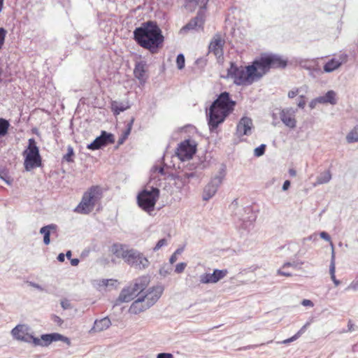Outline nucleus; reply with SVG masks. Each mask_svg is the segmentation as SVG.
<instances>
[{"mask_svg": "<svg viewBox=\"0 0 358 358\" xmlns=\"http://www.w3.org/2000/svg\"><path fill=\"white\" fill-rule=\"evenodd\" d=\"M134 39L140 46L153 53L162 45L164 37L157 22L148 21L134 29Z\"/></svg>", "mask_w": 358, "mask_h": 358, "instance_id": "nucleus-1", "label": "nucleus"}, {"mask_svg": "<svg viewBox=\"0 0 358 358\" xmlns=\"http://www.w3.org/2000/svg\"><path fill=\"white\" fill-rule=\"evenodd\" d=\"M236 102L231 99L229 92H222L213 102L207 113L208 124L212 132L224 122L226 117L234 110Z\"/></svg>", "mask_w": 358, "mask_h": 358, "instance_id": "nucleus-2", "label": "nucleus"}, {"mask_svg": "<svg viewBox=\"0 0 358 358\" xmlns=\"http://www.w3.org/2000/svg\"><path fill=\"white\" fill-rule=\"evenodd\" d=\"M287 60L283 59L280 55L264 53L255 59L249 66H253L255 69L254 75L259 81L271 69H283L287 66Z\"/></svg>", "mask_w": 358, "mask_h": 358, "instance_id": "nucleus-3", "label": "nucleus"}, {"mask_svg": "<svg viewBox=\"0 0 358 358\" xmlns=\"http://www.w3.org/2000/svg\"><path fill=\"white\" fill-rule=\"evenodd\" d=\"M254 71L253 66H238L231 62L230 67L227 69V77L232 78L236 85L249 86L257 82Z\"/></svg>", "mask_w": 358, "mask_h": 358, "instance_id": "nucleus-4", "label": "nucleus"}, {"mask_svg": "<svg viewBox=\"0 0 358 358\" xmlns=\"http://www.w3.org/2000/svg\"><path fill=\"white\" fill-rule=\"evenodd\" d=\"M101 188L99 186H92L83 194L81 201L74 211L84 215L90 213L101 199Z\"/></svg>", "mask_w": 358, "mask_h": 358, "instance_id": "nucleus-5", "label": "nucleus"}, {"mask_svg": "<svg viewBox=\"0 0 358 358\" xmlns=\"http://www.w3.org/2000/svg\"><path fill=\"white\" fill-rule=\"evenodd\" d=\"M22 155L24 157V166L27 171L41 166L42 159L34 138L29 139L27 148L23 151Z\"/></svg>", "mask_w": 358, "mask_h": 358, "instance_id": "nucleus-6", "label": "nucleus"}, {"mask_svg": "<svg viewBox=\"0 0 358 358\" xmlns=\"http://www.w3.org/2000/svg\"><path fill=\"white\" fill-rule=\"evenodd\" d=\"M159 197V189L157 187H151L150 189L145 188L138 193L137 203L143 210L150 213L154 210Z\"/></svg>", "mask_w": 358, "mask_h": 358, "instance_id": "nucleus-7", "label": "nucleus"}, {"mask_svg": "<svg viewBox=\"0 0 358 358\" xmlns=\"http://www.w3.org/2000/svg\"><path fill=\"white\" fill-rule=\"evenodd\" d=\"M226 176V166L222 164L217 173L211 178L210 182L205 186L203 191L202 199L208 201L216 194L219 187L222 183Z\"/></svg>", "mask_w": 358, "mask_h": 358, "instance_id": "nucleus-8", "label": "nucleus"}, {"mask_svg": "<svg viewBox=\"0 0 358 358\" xmlns=\"http://www.w3.org/2000/svg\"><path fill=\"white\" fill-rule=\"evenodd\" d=\"M124 262L129 266L142 270L145 269L150 265V262L138 250L129 248Z\"/></svg>", "mask_w": 358, "mask_h": 358, "instance_id": "nucleus-9", "label": "nucleus"}, {"mask_svg": "<svg viewBox=\"0 0 358 358\" xmlns=\"http://www.w3.org/2000/svg\"><path fill=\"white\" fill-rule=\"evenodd\" d=\"M196 151V144L194 141L185 140L181 142L176 150V155L181 161L191 159Z\"/></svg>", "mask_w": 358, "mask_h": 358, "instance_id": "nucleus-10", "label": "nucleus"}, {"mask_svg": "<svg viewBox=\"0 0 358 358\" xmlns=\"http://www.w3.org/2000/svg\"><path fill=\"white\" fill-rule=\"evenodd\" d=\"M62 341L68 344L70 343V341L67 337H65L58 333L43 334L41 338L34 337L31 339V343L35 346H48L53 341Z\"/></svg>", "mask_w": 358, "mask_h": 358, "instance_id": "nucleus-11", "label": "nucleus"}, {"mask_svg": "<svg viewBox=\"0 0 358 358\" xmlns=\"http://www.w3.org/2000/svg\"><path fill=\"white\" fill-rule=\"evenodd\" d=\"M114 142L115 137L113 134L102 131L99 136L96 137L93 142L87 145V148L91 150H96L109 144L114 143Z\"/></svg>", "mask_w": 358, "mask_h": 358, "instance_id": "nucleus-12", "label": "nucleus"}, {"mask_svg": "<svg viewBox=\"0 0 358 358\" xmlns=\"http://www.w3.org/2000/svg\"><path fill=\"white\" fill-rule=\"evenodd\" d=\"M297 109L293 108H283L280 113V118L282 123L289 129H294L296 126L295 118Z\"/></svg>", "mask_w": 358, "mask_h": 358, "instance_id": "nucleus-13", "label": "nucleus"}, {"mask_svg": "<svg viewBox=\"0 0 358 358\" xmlns=\"http://www.w3.org/2000/svg\"><path fill=\"white\" fill-rule=\"evenodd\" d=\"M164 291V287L162 285H157L152 287L146 292L145 294L141 296L145 301V303L149 305L150 307L153 306L157 300L160 298Z\"/></svg>", "mask_w": 358, "mask_h": 358, "instance_id": "nucleus-14", "label": "nucleus"}, {"mask_svg": "<svg viewBox=\"0 0 358 358\" xmlns=\"http://www.w3.org/2000/svg\"><path fill=\"white\" fill-rule=\"evenodd\" d=\"M253 124L251 118L248 117H242L236 126V134L241 137L244 135L251 134Z\"/></svg>", "mask_w": 358, "mask_h": 358, "instance_id": "nucleus-15", "label": "nucleus"}, {"mask_svg": "<svg viewBox=\"0 0 358 358\" xmlns=\"http://www.w3.org/2000/svg\"><path fill=\"white\" fill-rule=\"evenodd\" d=\"M203 23L204 19L203 15L198 14L180 29V32L186 33L189 30H198L199 29H202Z\"/></svg>", "mask_w": 358, "mask_h": 358, "instance_id": "nucleus-16", "label": "nucleus"}, {"mask_svg": "<svg viewBox=\"0 0 358 358\" xmlns=\"http://www.w3.org/2000/svg\"><path fill=\"white\" fill-rule=\"evenodd\" d=\"M224 41L220 34H216L209 45V51L213 52L216 56L222 55Z\"/></svg>", "mask_w": 358, "mask_h": 358, "instance_id": "nucleus-17", "label": "nucleus"}, {"mask_svg": "<svg viewBox=\"0 0 358 358\" xmlns=\"http://www.w3.org/2000/svg\"><path fill=\"white\" fill-rule=\"evenodd\" d=\"M129 248V246L121 243H114L110 248V252L117 258H121L124 261L126 259L127 252Z\"/></svg>", "mask_w": 358, "mask_h": 358, "instance_id": "nucleus-18", "label": "nucleus"}, {"mask_svg": "<svg viewBox=\"0 0 358 358\" xmlns=\"http://www.w3.org/2000/svg\"><path fill=\"white\" fill-rule=\"evenodd\" d=\"M149 305L145 303V301L139 296L135 300L129 308V312L132 314L137 315L141 312L146 310L150 308Z\"/></svg>", "mask_w": 358, "mask_h": 358, "instance_id": "nucleus-19", "label": "nucleus"}, {"mask_svg": "<svg viewBox=\"0 0 358 358\" xmlns=\"http://www.w3.org/2000/svg\"><path fill=\"white\" fill-rule=\"evenodd\" d=\"M150 282L148 276H142L136 279L133 285L132 289L136 294V295L141 294L144 289L147 287Z\"/></svg>", "mask_w": 358, "mask_h": 358, "instance_id": "nucleus-20", "label": "nucleus"}, {"mask_svg": "<svg viewBox=\"0 0 358 358\" xmlns=\"http://www.w3.org/2000/svg\"><path fill=\"white\" fill-rule=\"evenodd\" d=\"M57 229V226L55 224H50L46 226H44L41 228L40 234L43 235V243L45 245H49L50 243V234L52 233H55Z\"/></svg>", "mask_w": 358, "mask_h": 358, "instance_id": "nucleus-21", "label": "nucleus"}, {"mask_svg": "<svg viewBox=\"0 0 358 358\" xmlns=\"http://www.w3.org/2000/svg\"><path fill=\"white\" fill-rule=\"evenodd\" d=\"M111 325V322L108 317L101 320H96L94 322L93 327L90 329V332H99L107 329Z\"/></svg>", "mask_w": 358, "mask_h": 358, "instance_id": "nucleus-22", "label": "nucleus"}, {"mask_svg": "<svg viewBox=\"0 0 358 358\" xmlns=\"http://www.w3.org/2000/svg\"><path fill=\"white\" fill-rule=\"evenodd\" d=\"M134 74L136 78H137L141 83L145 82V64L140 62L136 64Z\"/></svg>", "mask_w": 358, "mask_h": 358, "instance_id": "nucleus-23", "label": "nucleus"}, {"mask_svg": "<svg viewBox=\"0 0 358 358\" xmlns=\"http://www.w3.org/2000/svg\"><path fill=\"white\" fill-rule=\"evenodd\" d=\"M136 294L134 292L131 287H128L127 288H124L117 299V301L120 303H124V302H129L131 301L134 296H136Z\"/></svg>", "mask_w": 358, "mask_h": 358, "instance_id": "nucleus-24", "label": "nucleus"}, {"mask_svg": "<svg viewBox=\"0 0 358 358\" xmlns=\"http://www.w3.org/2000/svg\"><path fill=\"white\" fill-rule=\"evenodd\" d=\"M320 103H330L335 105L337 103L336 92L333 90L328 91L324 96L317 97Z\"/></svg>", "mask_w": 358, "mask_h": 358, "instance_id": "nucleus-25", "label": "nucleus"}, {"mask_svg": "<svg viewBox=\"0 0 358 358\" xmlns=\"http://www.w3.org/2000/svg\"><path fill=\"white\" fill-rule=\"evenodd\" d=\"M342 62L341 59L332 58L324 65V71L331 73L338 69L341 66Z\"/></svg>", "mask_w": 358, "mask_h": 358, "instance_id": "nucleus-26", "label": "nucleus"}, {"mask_svg": "<svg viewBox=\"0 0 358 358\" xmlns=\"http://www.w3.org/2000/svg\"><path fill=\"white\" fill-rule=\"evenodd\" d=\"M29 330V327L25 324H18L11 331V334L14 338L20 341L22 336L24 334L25 331Z\"/></svg>", "mask_w": 358, "mask_h": 358, "instance_id": "nucleus-27", "label": "nucleus"}, {"mask_svg": "<svg viewBox=\"0 0 358 358\" xmlns=\"http://www.w3.org/2000/svg\"><path fill=\"white\" fill-rule=\"evenodd\" d=\"M331 179V173L329 170L321 173L317 178L314 186L328 183Z\"/></svg>", "mask_w": 358, "mask_h": 358, "instance_id": "nucleus-28", "label": "nucleus"}, {"mask_svg": "<svg viewBox=\"0 0 358 358\" xmlns=\"http://www.w3.org/2000/svg\"><path fill=\"white\" fill-rule=\"evenodd\" d=\"M129 108V105H126L122 102L113 101L111 103V109L114 115H119L121 112L126 110Z\"/></svg>", "mask_w": 358, "mask_h": 358, "instance_id": "nucleus-29", "label": "nucleus"}, {"mask_svg": "<svg viewBox=\"0 0 358 358\" xmlns=\"http://www.w3.org/2000/svg\"><path fill=\"white\" fill-rule=\"evenodd\" d=\"M116 282L117 280L113 279H101L94 280L93 285L96 288L100 289L108 286H113Z\"/></svg>", "mask_w": 358, "mask_h": 358, "instance_id": "nucleus-30", "label": "nucleus"}, {"mask_svg": "<svg viewBox=\"0 0 358 358\" xmlns=\"http://www.w3.org/2000/svg\"><path fill=\"white\" fill-rule=\"evenodd\" d=\"M303 264V262L300 260H293L292 262H285L282 265V269H285L288 267H292L295 270H301V266Z\"/></svg>", "mask_w": 358, "mask_h": 358, "instance_id": "nucleus-31", "label": "nucleus"}, {"mask_svg": "<svg viewBox=\"0 0 358 358\" xmlns=\"http://www.w3.org/2000/svg\"><path fill=\"white\" fill-rule=\"evenodd\" d=\"M227 273H228V271L226 269H224V270L215 269L213 271V273H211V275H213L214 282L216 283L219 280H220L223 278H224Z\"/></svg>", "mask_w": 358, "mask_h": 358, "instance_id": "nucleus-32", "label": "nucleus"}, {"mask_svg": "<svg viewBox=\"0 0 358 358\" xmlns=\"http://www.w3.org/2000/svg\"><path fill=\"white\" fill-rule=\"evenodd\" d=\"M0 178L9 185L12 184L13 180L10 179L8 170L4 167L0 168Z\"/></svg>", "mask_w": 358, "mask_h": 358, "instance_id": "nucleus-33", "label": "nucleus"}, {"mask_svg": "<svg viewBox=\"0 0 358 358\" xmlns=\"http://www.w3.org/2000/svg\"><path fill=\"white\" fill-rule=\"evenodd\" d=\"M9 126L8 120L0 118V137L4 136L8 133Z\"/></svg>", "mask_w": 358, "mask_h": 358, "instance_id": "nucleus-34", "label": "nucleus"}, {"mask_svg": "<svg viewBox=\"0 0 358 358\" xmlns=\"http://www.w3.org/2000/svg\"><path fill=\"white\" fill-rule=\"evenodd\" d=\"M346 140L350 143L358 142V131L353 128L347 135Z\"/></svg>", "mask_w": 358, "mask_h": 358, "instance_id": "nucleus-35", "label": "nucleus"}, {"mask_svg": "<svg viewBox=\"0 0 358 358\" xmlns=\"http://www.w3.org/2000/svg\"><path fill=\"white\" fill-rule=\"evenodd\" d=\"M200 282L202 284L215 283L211 273H204L201 275Z\"/></svg>", "mask_w": 358, "mask_h": 358, "instance_id": "nucleus-36", "label": "nucleus"}, {"mask_svg": "<svg viewBox=\"0 0 358 358\" xmlns=\"http://www.w3.org/2000/svg\"><path fill=\"white\" fill-rule=\"evenodd\" d=\"M314 60H308V59H301L299 61V64L302 67L307 70H311L313 65H314Z\"/></svg>", "mask_w": 358, "mask_h": 358, "instance_id": "nucleus-37", "label": "nucleus"}, {"mask_svg": "<svg viewBox=\"0 0 358 358\" xmlns=\"http://www.w3.org/2000/svg\"><path fill=\"white\" fill-rule=\"evenodd\" d=\"M74 155L73 148L71 146H68L67 148V153L64 155L63 159L66 161L67 162H73V157Z\"/></svg>", "mask_w": 358, "mask_h": 358, "instance_id": "nucleus-38", "label": "nucleus"}, {"mask_svg": "<svg viewBox=\"0 0 358 358\" xmlns=\"http://www.w3.org/2000/svg\"><path fill=\"white\" fill-rule=\"evenodd\" d=\"M171 266L166 264L160 268L159 274L163 277H166V275L171 273Z\"/></svg>", "mask_w": 358, "mask_h": 358, "instance_id": "nucleus-39", "label": "nucleus"}, {"mask_svg": "<svg viewBox=\"0 0 358 358\" xmlns=\"http://www.w3.org/2000/svg\"><path fill=\"white\" fill-rule=\"evenodd\" d=\"M185 59L184 55L181 54V53L179 54L176 58V63H177L178 69L180 70L182 69L185 67Z\"/></svg>", "mask_w": 358, "mask_h": 358, "instance_id": "nucleus-40", "label": "nucleus"}, {"mask_svg": "<svg viewBox=\"0 0 358 358\" xmlns=\"http://www.w3.org/2000/svg\"><path fill=\"white\" fill-rule=\"evenodd\" d=\"M345 290H352L354 292H358V276L356 277L351 283L345 288Z\"/></svg>", "mask_w": 358, "mask_h": 358, "instance_id": "nucleus-41", "label": "nucleus"}, {"mask_svg": "<svg viewBox=\"0 0 358 358\" xmlns=\"http://www.w3.org/2000/svg\"><path fill=\"white\" fill-rule=\"evenodd\" d=\"M266 150V145L262 144L259 147L256 148L254 150V155L255 156L259 157L262 156Z\"/></svg>", "mask_w": 358, "mask_h": 358, "instance_id": "nucleus-42", "label": "nucleus"}, {"mask_svg": "<svg viewBox=\"0 0 358 358\" xmlns=\"http://www.w3.org/2000/svg\"><path fill=\"white\" fill-rule=\"evenodd\" d=\"M33 338V335L29 333V330L25 331L24 334L20 338L21 341H24L25 343H31V339Z\"/></svg>", "mask_w": 358, "mask_h": 358, "instance_id": "nucleus-43", "label": "nucleus"}, {"mask_svg": "<svg viewBox=\"0 0 358 358\" xmlns=\"http://www.w3.org/2000/svg\"><path fill=\"white\" fill-rule=\"evenodd\" d=\"M6 34L7 31L3 27H0V50L3 45Z\"/></svg>", "mask_w": 358, "mask_h": 358, "instance_id": "nucleus-44", "label": "nucleus"}, {"mask_svg": "<svg viewBox=\"0 0 358 358\" xmlns=\"http://www.w3.org/2000/svg\"><path fill=\"white\" fill-rule=\"evenodd\" d=\"M167 245V240L166 238H162L157 243L156 245L153 248L154 251H157L160 248H162L163 246H165Z\"/></svg>", "mask_w": 358, "mask_h": 358, "instance_id": "nucleus-45", "label": "nucleus"}, {"mask_svg": "<svg viewBox=\"0 0 358 358\" xmlns=\"http://www.w3.org/2000/svg\"><path fill=\"white\" fill-rule=\"evenodd\" d=\"M134 122V118L133 117V118H131L130 122L127 124V129L122 134L124 136V138H127L128 136L130 134Z\"/></svg>", "mask_w": 358, "mask_h": 358, "instance_id": "nucleus-46", "label": "nucleus"}, {"mask_svg": "<svg viewBox=\"0 0 358 358\" xmlns=\"http://www.w3.org/2000/svg\"><path fill=\"white\" fill-rule=\"evenodd\" d=\"M186 266H187L186 263H185V262L179 263L176 266L175 272L177 273H181L184 271Z\"/></svg>", "mask_w": 358, "mask_h": 358, "instance_id": "nucleus-47", "label": "nucleus"}, {"mask_svg": "<svg viewBox=\"0 0 358 358\" xmlns=\"http://www.w3.org/2000/svg\"><path fill=\"white\" fill-rule=\"evenodd\" d=\"M309 71V75L312 77H316L317 75L321 73V69L318 67H315L314 65L312 66L311 70Z\"/></svg>", "mask_w": 358, "mask_h": 358, "instance_id": "nucleus-48", "label": "nucleus"}, {"mask_svg": "<svg viewBox=\"0 0 358 358\" xmlns=\"http://www.w3.org/2000/svg\"><path fill=\"white\" fill-rule=\"evenodd\" d=\"M157 358H174V356L171 353L161 352L157 355Z\"/></svg>", "mask_w": 358, "mask_h": 358, "instance_id": "nucleus-49", "label": "nucleus"}, {"mask_svg": "<svg viewBox=\"0 0 358 358\" xmlns=\"http://www.w3.org/2000/svg\"><path fill=\"white\" fill-rule=\"evenodd\" d=\"M335 272H336V264H335V263L330 262L329 273L331 275V278H334Z\"/></svg>", "mask_w": 358, "mask_h": 358, "instance_id": "nucleus-50", "label": "nucleus"}, {"mask_svg": "<svg viewBox=\"0 0 358 358\" xmlns=\"http://www.w3.org/2000/svg\"><path fill=\"white\" fill-rule=\"evenodd\" d=\"M277 273L280 275H283V276H286V277H290V276L293 275L292 273L284 271V269H282V267L281 268L278 269Z\"/></svg>", "mask_w": 358, "mask_h": 358, "instance_id": "nucleus-51", "label": "nucleus"}, {"mask_svg": "<svg viewBox=\"0 0 358 358\" xmlns=\"http://www.w3.org/2000/svg\"><path fill=\"white\" fill-rule=\"evenodd\" d=\"M299 338V336L296 335V334H294L293 336H292L291 338H287V339H285L282 341L280 342V343H282V344H287V343H289L291 342H293L296 340H297Z\"/></svg>", "mask_w": 358, "mask_h": 358, "instance_id": "nucleus-52", "label": "nucleus"}, {"mask_svg": "<svg viewBox=\"0 0 358 358\" xmlns=\"http://www.w3.org/2000/svg\"><path fill=\"white\" fill-rule=\"evenodd\" d=\"M299 338V336L296 335V334H294L293 336H292L291 338H287V339H285L282 341L280 342V343H282V344H287V343H289L291 342H293L296 340H297Z\"/></svg>", "mask_w": 358, "mask_h": 358, "instance_id": "nucleus-53", "label": "nucleus"}, {"mask_svg": "<svg viewBox=\"0 0 358 358\" xmlns=\"http://www.w3.org/2000/svg\"><path fill=\"white\" fill-rule=\"evenodd\" d=\"M310 323L309 322H307L306 324H305L299 330V331L296 334L299 338L306 331L307 327L309 326Z\"/></svg>", "mask_w": 358, "mask_h": 358, "instance_id": "nucleus-54", "label": "nucleus"}, {"mask_svg": "<svg viewBox=\"0 0 358 358\" xmlns=\"http://www.w3.org/2000/svg\"><path fill=\"white\" fill-rule=\"evenodd\" d=\"M52 320L59 326L63 323V320L59 316L55 315L52 316Z\"/></svg>", "mask_w": 358, "mask_h": 358, "instance_id": "nucleus-55", "label": "nucleus"}, {"mask_svg": "<svg viewBox=\"0 0 358 358\" xmlns=\"http://www.w3.org/2000/svg\"><path fill=\"white\" fill-rule=\"evenodd\" d=\"M320 237L327 241H331V237L325 231H322L320 234Z\"/></svg>", "mask_w": 358, "mask_h": 358, "instance_id": "nucleus-56", "label": "nucleus"}, {"mask_svg": "<svg viewBox=\"0 0 358 358\" xmlns=\"http://www.w3.org/2000/svg\"><path fill=\"white\" fill-rule=\"evenodd\" d=\"M299 93V90L298 89H296V90H290L289 92H288V97L290 98V99H293L294 97H295L297 94Z\"/></svg>", "mask_w": 358, "mask_h": 358, "instance_id": "nucleus-57", "label": "nucleus"}, {"mask_svg": "<svg viewBox=\"0 0 358 358\" xmlns=\"http://www.w3.org/2000/svg\"><path fill=\"white\" fill-rule=\"evenodd\" d=\"M61 306L64 310L69 309L71 308V304L67 300L62 301Z\"/></svg>", "mask_w": 358, "mask_h": 358, "instance_id": "nucleus-58", "label": "nucleus"}, {"mask_svg": "<svg viewBox=\"0 0 358 358\" xmlns=\"http://www.w3.org/2000/svg\"><path fill=\"white\" fill-rule=\"evenodd\" d=\"M183 176H184L185 178L190 179V178L196 177V174L195 172H189V173L185 172V173H184Z\"/></svg>", "mask_w": 358, "mask_h": 358, "instance_id": "nucleus-59", "label": "nucleus"}, {"mask_svg": "<svg viewBox=\"0 0 358 358\" xmlns=\"http://www.w3.org/2000/svg\"><path fill=\"white\" fill-rule=\"evenodd\" d=\"M301 304L304 306H310V307H313L314 305L313 303L310 300H308V299H303L301 302Z\"/></svg>", "mask_w": 358, "mask_h": 358, "instance_id": "nucleus-60", "label": "nucleus"}, {"mask_svg": "<svg viewBox=\"0 0 358 358\" xmlns=\"http://www.w3.org/2000/svg\"><path fill=\"white\" fill-rule=\"evenodd\" d=\"M29 285L34 288H36L40 291H43V288L38 284L33 282H29Z\"/></svg>", "mask_w": 358, "mask_h": 358, "instance_id": "nucleus-61", "label": "nucleus"}, {"mask_svg": "<svg viewBox=\"0 0 358 358\" xmlns=\"http://www.w3.org/2000/svg\"><path fill=\"white\" fill-rule=\"evenodd\" d=\"M290 187V181L289 180H285L282 185V190L286 191Z\"/></svg>", "mask_w": 358, "mask_h": 358, "instance_id": "nucleus-62", "label": "nucleus"}, {"mask_svg": "<svg viewBox=\"0 0 358 358\" xmlns=\"http://www.w3.org/2000/svg\"><path fill=\"white\" fill-rule=\"evenodd\" d=\"M301 100L299 101L297 105L300 108H303L306 106V101L303 100V98H304L303 96H301Z\"/></svg>", "mask_w": 358, "mask_h": 358, "instance_id": "nucleus-63", "label": "nucleus"}, {"mask_svg": "<svg viewBox=\"0 0 358 358\" xmlns=\"http://www.w3.org/2000/svg\"><path fill=\"white\" fill-rule=\"evenodd\" d=\"M317 103H319V101H317V97L313 99L310 103V107L311 108H314L315 107V106L317 105Z\"/></svg>", "mask_w": 358, "mask_h": 358, "instance_id": "nucleus-64", "label": "nucleus"}]
</instances>
